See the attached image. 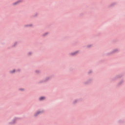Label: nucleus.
Returning <instances> with one entry per match:
<instances>
[{
  "mask_svg": "<svg viewBox=\"0 0 125 125\" xmlns=\"http://www.w3.org/2000/svg\"><path fill=\"white\" fill-rule=\"evenodd\" d=\"M44 97H42L40 98V100H43L44 99Z\"/></svg>",
  "mask_w": 125,
  "mask_h": 125,
  "instance_id": "obj_1",
  "label": "nucleus"
},
{
  "mask_svg": "<svg viewBox=\"0 0 125 125\" xmlns=\"http://www.w3.org/2000/svg\"><path fill=\"white\" fill-rule=\"evenodd\" d=\"M20 2V1H18L15 3H14V4H17L18 3Z\"/></svg>",
  "mask_w": 125,
  "mask_h": 125,
  "instance_id": "obj_2",
  "label": "nucleus"
},
{
  "mask_svg": "<svg viewBox=\"0 0 125 125\" xmlns=\"http://www.w3.org/2000/svg\"><path fill=\"white\" fill-rule=\"evenodd\" d=\"M14 72H15V70H14L13 71H11V73H14Z\"/></svg>",
  "mask_w": 125,
  "mask_h": 125,
  "instance_id": "obj_3",
  "label": "nucleus"
},
{
  "mask_svg": "<svg viewBox=\"0 0 125 125\" xmlns=\"http://www.w3.org/2000/svg\"><path fill=\"white\" fill-rule=\"evenodd\" d=\"M75 54H76V53H74L73 54V55H75Z\"/></svg>",
  "mask_w": 125,
  "mask_h": 125,
  "instance_id": "obj_4",
  "label": "nucleus"
}]
</instances>
